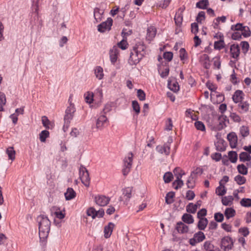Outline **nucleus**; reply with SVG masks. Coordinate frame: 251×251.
<instances>
[{
    "label": "nucleus",
    "instance_id": "obj_41",
    "mask_svg": "<svg viewBox=\"0 0 251 251\" xmlns=\"http://www.w3.org/2000/svg\"><path fill=\"white\" fill-rule=\"evenodd\" d=\"M125 39H126V37L123 36V39L117 44L118 47L123 50L126 49L128 45L126 40Z\"/></svg>",
    "mask_w": 251,
    "mask_h": 251
},
{
    "label": "nucleus",
    "instance_id": "obj_6",
    "mask_svg": "<svg viewBox=\"0 0 251 251\" xmlns=\"http://www.w3.org/2000/svg\"><path fill=\"white\" fill-rule=\"evenodd\" d=\"M132 158L133 154L131 152H130L128 153L127 157L124 159V168L122 170L124 176H126L130 172L132 163Z\"/></svg>",
    "mask_w": 251,
    "mask_h": 251
},
{
    "label": "nucleus",
    "instance_id": "obj_5",
    "mask_svg": "<svg viewBox=\"0 0 251 251\" xmlns=\"http://www.w3.org/2000/svg\"><path fill=\"white\" fill-rule=\"evenodd\" d=\"M79 177L81 182L86 186L89 187L90 182V178L88 170L82 165L79 168Z\"/></svg>",
    "mask_w": 251,
    "mask_h": 251
},
{
    "label": "nucleus",
    "instance_id": "obj_20",
    "mask_svg": "<svg viewBox=\"0 0 251 251\" xmlns=\"http://www.w3.org/2000/svg\"><path fill=\"white\" fill-rule=\"evenodd\" d=\"M156 28L153 26H151L148 28L147 38L148 40H152L156 35Z\"/></svg>",
    "mask_w": 251,
    "mask_h": 251
},
{
    "label": "nucleus",
    "instance_id": "obj_38",
    "mask_svg": "<svg viewBox=\"0 0 251 251\" xmlns=\"http://www.w3.org/2000/svg\"><path fill=\"white\" fill-rule=\"evenodd\" d=\"M174 20L176 25L180 26L183 21V14L179 13H176Z\"/></svg>",
    "mask_w": 251,
    "mask_h": 251
},
{
    "label": "nucleus",
    "instance_id": "obj_21",
    "mask_svg": "<svg viewBox=\"0 0 251 251\" xmlns=\"http://www.w3.org/2000/svg\"><path fill=\"white\" fill-rule=\"evenodd\" d=\"M64 195L66 200L69 201L75 197L76 193L72 188H68Z\"/></svg>",
    "mask_w": 251,
    "mask_h": 251
},
{
    "label": "nucleus",
    "instance_id": "obj_10",
    "mask_svg": "<svg viewBox=\"0 0 251 251\" xmlns=\"http://www.w3.org/2000/svg\"><path fill=\"white\" fill-rule=\"evenodd\" d=\"M172 142V138H170L168 141V142L164 144L163 146L159 145L156 147L157 151L161 154L164 153L166 155H169L170 152V144Z\"/></svg>",
    "mask_w": 251,
    "mask_h": 251
},
{
    "label": "nucleus",
    "instance_id": "obj_16",
    "mask_svg": "<svg viewBox=\"0 0 251 251\" xmlns=\"http://www.w3.org/2000/svg\"><path fill=\"white\" fill-rule=\"evenodd\" d=\"M176 229L178 233L181 234L186 233L188 232L189 227L182 222H178L176 223Z\"/></svg>",
    "mask_w": 251,
    "mask_h": 251
},
{
    "label": "nucleus",
    "instance_id": "obj_61",
    "mask_svg": "<svg viewBox=\"0 0 251 251\" xmlns=\"http://www.w3.org/2000/svg\"><path fill=\"white\" fill-rule=\"evenodd\" d=\"M207 214V210L205 208H202L197 213V218L198 219L204 218L203 217Z\"/></svg>",
    "mask_w": 251,
    "mask_h": 251
},
{
    "label": "nucleus",
    "instance_id": "obj_31",
    "mask_svg": "<svg viewBox=\"0 0 251 251\" xmlns=\"http://www.w3.org/2000/svg\"><path fill=\"white\" fill-rule=\"evenodd\" d=\"M103 11L99 8H95L94 10V16L97 22L100 21Z\"/></svg>",
    "mask_w": 251,
    "mask_h": 251
},
{
    "label": "nucleus",
    "instance_id": "obj_55",
    "mask_svg": "<svg viewBox=\"0 0 251 251\" xmlns=\"http://www.w3.org/2000/svg\"><path fill=\"white\" fill-rule=\"evenodd\" d=\"M242 35L245 37H249L251 36V32L248 26H244L242 30Z\"/></svg>",
    "mask_w": 251,
    "mask_h": 251
},
{
    "label": "nucleus",
    "instance_id": "obj_35",
    "mask_svg": "<svg viewBox=\"0 0 251 251\" xmlns=\"http://www.w3.org/2000/svg\"><path fill=\"white\" fill-rule=\"evenodd\" d=\"M235 210L232 208H227L225 211V215L227 219L235 216Z\"/></svg>",
    "mask_w": 251,
    "mask_h": 251
},
{
    "label": "nucleus",
    "instance_id": "obj_18",
    "mask_svg": "<svg viewBox=\"0 0 251 251\" xmlns=\"http://www.w3.org/2000/svg\"><path fill=\"white\" fill-rule=\"evenodd\" d=\"M224 37L223 34L219 35V40L215 41L214 44V47L215 50H221L225 48Z\"/></svg>",
    "mask_w": 251,
    "mask_h": 251
},
{
    "label": "nucleus",
    "instance_id": "obj_51",
    "mask_svg": "<svg viewBox=\"0 0 251 251\" xmlns=\"http://www.w3.org/2000/svg\"><path fill=\"white\" fill-rule=\"evenodd\" d=\"M137 96L140 100L143 101L146 99L145 93L141 89L137 90Z\"/></svg>",
    "mask_w": 251,
    "mask_h": 251
},
{
    "label": "nucleus",
    "instance_id": "obj_30",
    "mask_svg": "<svg viewBox=\"0 0 251 251\" xmlns=\"http://www.w3.org/2000/svg\"><path fill=\"white\" fill-rule=\"evenodd\" d=\"M226 193V189L224 184H220V186L216 189V193L219 196H224Z\"/></svg>",
    "mask_w": 251,
    "mask_h": 251
},
{
    "label": "nucleus",
    "instance_id": "obj_45",
    "mask_svg": "<svg viewBox=\"0 0 251 251\" xmlns=\"http://www.w3.org/2000/svg\"><path fill=\"white\" fill-rule=\"evenodd\" d=\"M132 107L137 115L140 112V107L138 102L137 100H133L132 101Z\"/></svg>",
    "mask_w": 251,
    "mask_h": 251
},
{
    "label": "nucleus",
    "instance_id": "obj_12",
    "mask_svg": "<svg viewBox=\"0 0 251 251\" xmlns=\"http://www.w3.org/2000/svg\"><path fill=\"white\" fill-rule=\"evenodd\" d=\"M230 52L231 56L233 58L236 59V60L233 61L235 63L236 61L238 60L240 52L239 45L234 44L231 45L230 47Z\"/></svg>",
    "mask_w": 251,
    "mask_h": 251
},
{
    "label": "nucleus",
    "instance_id": "obj_8",
    "mask_svg": "<svg viewBox=\"0 0 251 251\" xmlns=\"http://www.w3.org/2000/svg\"><path fill=\"white\" fill-rule=\"evenodd\" d=\"M205 239V236L203 232L199 231L194 234L193 237L190 239L189 244L191 246H195L197 243L201 242Z\"/></svg>",
    "mask_w": 251,
    "mask_h": 251
},
{
    "label": "nucleus",
    "instance_id": "obj_64",
    "mask_svg": "<svg viewBox=\"0 0 251 251\" xmlns=\"http://www.w3.org/2000/svg\"><path fill=\"white\" fill-rule=\"evenodd\" d=\"M195 197V194L193 191L188 190L187 191L186 195V198L188 200H189V201L192 200L194 199Z\"/></svg>",
    "mask_w": 251,
    "mask_h": 251
},
{
    "label": "nucleus",
    "instance_id": "obj_23",
    "mask_svg": "<svg viewBox=\"0 0 251 251\" xmlns=\"http://www.w3.org/2000/svg\"><path fill=\"white\" fill-rule=\"evenodd\" d=\"M184 174L183 173H179L177 176L176 179L173 182V185H175V183H177L176 186L174 188L176 190L178 189L179 188H181L184 184L183 181L181 180V178L183 175Z\"/></svg>",
    "mask_w": 251,
    "mask_h": 251
},
{
    "label": "nucleus",
    "instance_id": "obj_24",
    "mask_svg": "<svg viewBox=\"0 0 251 251\" xmlns=\"http://www.w3.org/2000/svg\"><path fill=\"white\" fill-rule=\"evenodd\" d=\"M183 223H186L187 224H193L194 222L192 215L188 213H184L181 218Z\"/></svg>",
    "mask_w": 251,
    "mask_h": 251
},
{
    "label": "nucleus",
    "instance_id": "obj_2",
    "mask_svg": "<svg viewBox=\"0 0 251 251\" xmlns=\"http://www.w3.org/2000/svg\"><path fill=\"white\" fill-rule=\"evenodd\" d=\"M39 226V236L40 242L42 246L46 244V240L50 231V221L45 215H41L37 217Z\"/></svg>",
    "mask_w": 251,
    "mask_h": 251
},
{
    "label": "nucleus",
    "instance_id": "obj_33",
    "mask_svg": "<svg viewBox=\"0 0 251 251\" xmlns=\"http://www.w3.org/2000/svg\"><path fill=\"white\" fill-rule=\"evenodd\" d=\"M229 159L231 162L235 163L237 162L238 158V154L236 151H229L228 153Z\"/></svg>",
    "mask_w": 251,
    "mask_h": 251
},
{
    "label": "nucleus",
    "instance_id": "obj_46",
    "mask_svg": "<svg viewBox=\"0 0 251 251\" xmlns=\"http://www.w3.org/2000/svg\"><path fill=\"white\" fill-rule=\"evenodd\" d=\"M240 204L244 207H249L251 206V199L250 198H243L240 201Z\"/></svg>",
    "mask_w": 251,
    "mask_h": 251
},
{
    "label": "nucleus",
    "instance_id": "obj_40",
    "mask_svg": "<svg viewBox=\"0 0 251 251\" xmlns=\"http://www.w3.org/2000/svg\"><path fill=\"white\" fill-rule=\"evenodd\" d=\"M234 181H236V183L240 185L245 184L246 182V178L244 176H242L240 175L236 176L234 177Z\"/></svg>",
    "mask_w": 251,
    "mask_h": 251
},
{
    "label": "nucleus",
    "instance_id": "obj_62",
    "mask_svg": "<svg viewBox=\"0 0 251 251\" xmlns=\"http://www.w3.org/2000/svg\"><path fill=\"white\" fill-rule=\"evenodd\" d=\"M202 169L198 167L196 169H195L193 172H192L190 176H194L195 177V175H201L202 174Z\"/></svg>",
    "mask_w": 251,
    "mask_h": 251
},
{
    "label": "nucleus",
    "instance_id": "obj_15",
    "mask_svg": "<svg viewBox=\"0 0 251 251\" xmlns=\"http://www.w3.org/2000/svg\"><path fill=\"white\" fill-rule=\"evenodd\" d=\"M119 52V50L118 47L116 46H113L112 48L110 50V59L111 63L113 64L116 62L117 60Z\"/></svg>",
    "mask_w": 251,
    "mask_h": 251
},
{
    "label": "nucleus",
    "instance_id": "obj_53",
    "mask_svg": "<svg viewBox=\"0 0 251 251\" xmlns=\"http://www.w3.org/2000/svg\"><path fill=\"white\" fill-rule=\"evenodd\" d=\"M205 12L204 11H200L196 17V21L198 23L201 24L202 21L205 20Z\"/></svg>",
    "mask_w": 251,
    "mask_h": 251
},
{
    "label": "nucleus",
    "instance_id": "obj_44",
    "mask_svg": "<svg viewBox=\"0 0 251 251\" xmlns=\"http://www.w3.org/2000/svg\"><path fill=\"white\" fill-rule=\"evenodd\" d=\"M49 132L46 130H43L39 134V138L42 142H45L46 138L49 136Z\"/></svg>",
    "mask_w": 251,
    "mask_h": 251
},
{
    "label": "nucleus",
    "instance_id": "obj_19",
    "mask_svg": "<svg viewBox=\"0 0 251 251\" xmlns=\"http://www.w3.org/2000/svg\"><path fill=\"white\" fill-rule=\"evenodd\" d=\"M244 93L241 90H236L232 96V99L235 103L241 102L243 99Z\"/></svg>",
    "mask_w": 251,
    "mask_h": 251
},
{
    "label": "nucleus",
    "instance_id": "obj_58",
    "mask_svg": "<svg viewBox=\"0 0 251 251\" xmlns=\"http://www.w3.org/2000/svg\"><path fill=\"white\" fill-rule=\"evenodd\" d=\"M229 117L234 122L239 123L241 121L240 117L235 113H231Z\"/></svg>",
    "mask_w": 251,
    "mask_h": 251
},
{
    "label": "nucleus",
    "instance_id": "obj_27",
    "mask_svg": "<svg viewBox=\"0 0 251 251\" xmlns=\"http://www.w3.org/2000/svg\"><path fill=\"white\" fill-rule=\"evenodd\" d=\"M203 248L206 251H216L214 249L215 246L210 241H206L204 243ZM218 251H219L218 250Z\"/></svg>",
    "mask_w": 251,
    "mask_h": 251
},
{
    "label": "nucleus",
    "instance_id": "obj_9",
    "mask_svg": "<svg viewBox=\"0 0 251 251\" xmlns=\"http://www.w3.org/2000/svg\"><path fill=\"white\" fill-rule=\"evenodd\" d=\"M113 24V20L111 18H108L107 20L101 23L98 25V30L100 32H104L106 30H110Z\"/></svg>",
    "mask_w": 251,
    "mask_h": 251
},
{
    "label": "nucleus",
    "instance_id": "obj_57",
    "mask_svg": "<svg viewBox=\"0 0 251 251\" xmlns=\"http://www.w3.org/2000/svg\"><path fill=\"white\" fill-rule=\"evenodd\" d=\"M224 219V215L220 212H217L214 214V219L217 222H222Z\"/></svg>",
    "mask_w": 251,
    "mask_h": 251
},
{
    "label": "nucleus",
    "instance_id": "obj_22",
    "mask_svg": "<svg viewBox=\"0 0 251 251\" xmlns=\"http://www.w3.org/2000/svg\"><path fill=\"white\" fill-rule=\"evenodd\" d=\"M208 223V221L207 218H200L198 223V228L201 230H203L206 228Z\"/></svg>",
    "mask_w": 251,
    "mask_h": 251
},
{
    "label": "nucleus",
    "instance_id": "obj_7",
    "mask_svg": "<svg viewBox=\"0 0 251 251\" xmlns=\"http://www.w3.org/2000/svg\"><path fill=\"white\" fill-rule=\"evenodd\" d=\"M220 247L224 251L231 250L233 247V242L232 238L228 236L223 237L221 240Z\"/></svg>",
    "mask_w": 251,
    "mask_h": 251
},
{
    "label": "nucleus",
    "instance_id": "obj_13",
    "mask_svg": "<svg viewBox=\"0 0 251 251\" xmlns=\"http://www.w3.org/2000/svg\"><path fill=\"white\" fill-rule=\"evenodd\" d=\"M108 122V119L104 115L100 116L96 120V127L98 129H102Z\"/></svg>",
    "mask_w": 251,
    "mask_h": 251
},
{
    "label": "nucleus",
    "instance_id": "obj_60",
    "mask_svg": "<svg viewBox=\"0 0 251 251\" xmlns=\"http://www.w3.org/2000/svg\"><path fill=\"white\" fill-rule=\"evenodd\" d=\"M240 45L244 53H246L248 51L249 48V44L248 42L247 41H242L241 42Z\"/></svg>",
    "mask_w": 251,
    "mask_h": 251
},
{
    "label": "nucleus",
    "instance_id": "obj_37",
    "mask_svg": "<svg viewBox=\"0 0 251 251\" xmlns=\"http://www.w3.org/2000/svg\"><path fill=\"white\" fill-rule=\"evenodd\" d=\"M95 74L97 78L101 79L103 76V69L100 66L97 67L95 70Z\"/></svg>",
    "mask_w": 251,
    "mask_h": 251
},
{
    "label": "nucleus",
    "instance_id": "obj_29",
    "mask_svg": "<svg viewBox=\"0 0 251 251\" xmlns=\"http://www.w3.org/2000/svg\"><path fill=\"white\" fill-rule=\"evenodd\" d=\"M208 5V0H201L196 3V7L200 9H205Z\"/></svg>",
    "mask_w": 251,
    "mask_h": 251
},
{
    "label": "nucleus",
    "instance_id": "obj_54",
    "mask_svg": "<svg viewBox=\"0 0 251 251\" xmlns=\"http://www.w3.org/2000/svg\"><path fill=\"white\" fill-rule=\"evenodd\" d=\"M196 128L198 130L204 131L205 130V126L202 122L197 121L195 123Z\"/></svg>",
    "mask_w": 251,
    "mask_h": 251
},
{
    "label": "nucleus",
    "instance_id": "obj_49",
    "mask_svg": "<svg viewBox=\"0 0 251 251\" xmlns=\"http://www.w3.org/2000/svg\"><path fill=\"white\" fill-rule=\"evenodd\" d=\"M194 176H190L189 177L186 182V185L188 188H193L195 187V181L194 180Z\"/></svg>",
    "mask_w": 251,
    "mask_h": 251
},
{
    "label": "nucleus",
    "instance_id": "obj_50",
    "mask_svg": "<svg viewBox=\"0 0 251 251\" xmlns=\"http://www.w3.org/2000/svg\"><path fill=\"white\" fill-rule=\"evenodd\" d=\"M87 214L89 216H91L93 219L97 217L96 210L94 207H90L87 210Z\"/></svg>",
    "mask_w": 251,
    "mask_h": 251
},
{
    "label": "nucleus",
    "instance_id": "obj_34",
    "mask_svg": "<svg viewBox=\"0 0 251 251\" xmlns=\"http://www.w3.org/2000/svg\"><path fill=\"white\" fill-rule=\"evenodd\" d=\"M175 193L174 192H170L166 194L165 197V202L167 204H171L174 202L173 198L175 197Z\"/></svg>",
    "mask_w": 251,
    "mask_h": 251
},
{
    "label": "nucleus",
    "instance_id": "obj_59",
    "mask_svg": "<svg viewBox=\"0 0 251 251\" xmlns=\"http://www.w3.org/2000/svg\"><path fill=\"white\" fill-rule=\"evenodd\" d=\"M163 57L168 61H171L173 57V53L171 51L165 52L163 53Z\"/></svg>",
    "mask_w": 251,
    "mask_h": 251
},
{
    "label": "nucleus",
    "instance_id": "obj_42",
    "mask_svg": "<svg viewBox=\"0 0 251 251\" xmlns=\"http://www.w3.org/2000/svg\"><path fill=\"white\" fill-rule=\"evenodd\" d=\"M168 86L169 89L174 92H177L179 90V86L177 82L171 84V81H168Z\"/></svg>",
    "mask_w": 251,
    "mask_h": 251
},
{
    "label": "nucleus",
    "instance_id": "obj_39",
    "mask_svg": "<svg viewBox=\"0 0 251 251\" xmlns=\"http://www.w3.org/2000/svg\"><path fill=\"white\" fill-rule=\"evenodd\" d=\"M6 153L9 159L14 160L15 158V151L13 147H9L6 150Z\"/></svg>",
    "mask_w": 251,
    "mask_h": 251
},
{
    "label": "nucleus",
    "instance_id": "obj_26",
    "mask_svg": "<svg viewBox=\"0 0 251 251\" xmlns=\"http://www.w3.org/2000/svg\"><path fill=\"white\" fill-rule=\"evenodd\" d=\"M133 191L132 187H128L123 190V195L126 197V199L129 200L132 196V192Z\"/></svg>",
    "mask_w": 251,
    "mask_h": 251
},
{
    "label": "nucleus",
    "instance_id": "obj_47",
    "mask_svg": "<svg viewBox=\"0 0 251 251\" xmlns=\"http://www.w3.org/2000/svg\"><path fill=\"white\" fill-rule=\"evenodd\" d=\"M173 178V175L172 173L169 172L166 173L163 176L164 182L167 183L170 182Z\"/></svg>",
    "mask_w": 251,
    "mask_h": 251
},
{
    "label": "nucleus",
    "instance_id": "obj_3",
    "mask_svg": "<svg viewBox=\"0 0 251 251\" xmlns=\"http://www.w3.org/2000/svg\"><path fill=\"white\" fill-rule=\"evenodd\" d=\"M75 111V109L74 105L71 103L69 106L67 107L65 115L64 117V124L63 127V129L64 132L68 128L71 121L74 117V113Z\"/></svg>",
    "mask_w": 251,
    "mask_h": 251
},
{
    "label": "nucleus",
    "instance_id": "obj_17",
    "mask_svg": "<svg viewBox=\"0 0 251 251\" xmlns=\"http://www.w3.org/2000/svg\"><path fill=\"white\" fill-rule=\"evenodd\" d=\"M114 226L115 225L112 222H109L107 226H104V236L105 238H108L110 237Z\"/></svg>",
    "mask_w": 251,
    "mask_h": 251
},
{
    "label": "nucleus",
    "instance_id": "obj_48",
    "mask_svg": "<svg viewBox=\"0 0 251 251\" xmlns=\"http://www.w3.org/2000/svg\"><path fill=\"white\" fill-rule=\"evenodd\" d=\"M240 134L243 137H247L249 134V129L247 126H243L240 129Z\"/></svg>",
    "mask_w": 251,
    "mask_h": 251
},
{
    "label": "nucleus",
    "instance_id": "obj_25",
    "mask_svg": "<svg viewBox=\"0 0 251 251\" xmlns=\"http://www.w3.org/2000/svg\"><path fill=\"white\" fill-rule=\"evenodd\" d=\"M239 160L241 162L250 161L251 156L247 152H242L239 154Z\"/></svg>",
    "mask_w": 251,
    "mask_h": 251
},
{
    "label": "nucleus",
    "instance_id": "obj_52",
    "mask_svg": "<svg viewBox=\"0 0 251 251\" xmlns=\"http://www.w3.org/2000/svg\"><path fill=\"white\" fill-rule=\"evenodd\" d=\"M85 101L87 103H91L93 101V94L87 92L84 95Z\"/></svg>",
    "mask_w": 251,
    "mask_h": 251
},
{
    "label": "nucleus",
    "instance_id": "obj_56",
    "mask_svg": "<svg viewBox=\"0 0 251 251\" xmlns=\"http://www.w3.org/2000/svg\"><path fill=\"white\" fill-rule=\"evenodd\" d=\"M179 57L181 60H183L187 59V54L184 48H181L179 50Z\"/></svg>",
    "mask_w": 251,
    "mask_h": 251
},
{
    "label": "nucleus",
    "instance_id": "obj_11",
    "mask_svg": "<svg viewBox=\"0 0 251 251\" xmlns=\"http://www.w3.org/2000/svg\"><path fill=\"white\" fill-rule=\"evenodd\" d=\"M110 201V198L104 195H98L95 198L96 204L100 206L107 205Z\"/></svg>",
    "mask_w": 251,
    "mask_h": 251
},
{
    "label": "nucleus",
    "instance_id": "obj_28",
    "mask_svg": "<svg viewBox=\"0 0 251 251\" xmlns=\"http://www.w3.org/2000/svg\"><path fill=\"white\" fill-rule=\"evenodd\" d=\"M238 172L243 175H246L248 174V168L244 164H239L237 166Z\"/></svg>",
    "mask_w": 251,
    "mask_h": 251
},
{
    "label": "nucleus",
    "instance_id": "obj_63",
    "mask_svg": "<svg viewBox=\"0 0 251 251\" xmlns=\"http://www.w3.org/2000/svg\"><path fill=\"white\" fill-rule=\"evenodd\" d=\"M42 122L44 127H45L46 128H49V125L50 124V121L47 117L45 116H43L42 117Z\"/></svg>",
    "mask_w": 251,
    "mask_h": 251
},
{
    "label": "nucleus",
    "instance_id": "obj_32",
    "mask_svg": "<svg viewBox=\"0 0 251 251\" xmlns=\"http://www.w3.org/2000/svg\"><path fill=\"white\" fill-rule=\"evenodd\" d=\"M234 199L232 196H226L222 198V202L224 205L227 206L232 203Z\"/></svg>",
    "mask_w": 251,
    "mask_h": 251
},
{
    "label": "nucleus",
    "instance_id": "obj_14",
    "mask_svg": "<svg viewBox=\"0 0 251 251\" xmlns=\"http://www.w3.org/2000/svg\"><path fill=\"white\" fill-rule=\"evenodd\" d=\"M227 139L229 142V145L231 148L236 147L237 143V136L235 132H232L228 134Z\"/></svg>",
    "mask_w": 251,
    "mask_h": 251
},
{
    "label": "nucleus",
    "instance_id": "obj_4",
    "mask_svg": "<svg viewBox=\"0 0 251 251\" xmlns=\"http://www.w3.org/2000/svg\"><path fill=\"white\" fill-rule=\"evenodd\" d=\"M215 121L218 122V124L212 126L211 129L214 131L221 130L226 126L225 122L227 121V122L229 123V120L227 117L224 115L215 117Z\"/></svg>",
    "mask_w": 251,
    "mask_h": 251
},
{
    "label": "nucleus",
    "instance_id": "obj_36",
    "mask_svg": "<svg viewBox=\"0 0 251 251\" xmlns=\"http://www.w3.org/2000/svg\"><path fill=\"white\" fill-rule=\"evenodd\" d=\"M197 209V204L189 203L186 206V211L188 213H195Z\"/></svg>",
    "mask_w": 251,
    "mask_h": 251
},
{
    "label": "nucleus",
    "instance_id": "obj_43",
    "mask_svg": "<svg viewBox=\"0 0 251 251\" xmlns=\"http://www.w3.org/2000/svg\"><path fill=\"white\" fill-rule=\"evenodd\" d=\"M238 106L241 108L242 112H247L249 109V104L247 101H241L238 104Z\"/></svg>",
    "mask_w": 251,
    "mask_h": 251
},
{
    "label": "nucleus",
    "instance_id": "obj_1",
    "mask_svg": "<svg viewBox=\"0 0 251 251\" xmlns=\"http://www.w3.org/2000/svg\"><path fill=\"white\" fill-rule=\"evenodd\" d=\"M148 54L147 46L142 41L136 43L130 49L128 63L136 65Z\"/></svg>",
    "mask_w": 251,
    "mask_h": 251
}]
</instances>
